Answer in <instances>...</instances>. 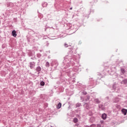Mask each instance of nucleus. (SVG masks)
<instances>
[{
    "instance_id": "obj_5",
    "label": "nucleus",
    "mask_w": 127,
    "mask_h": 127,
    "mask_svg": "<svg viewBox=\"0 0 127 127\" xmlns=\"http://www.w3.org/2000/svg\"><path fill=\"white\" fill-rule=\"evenodd\" d=\"M61 107H62V104H61V103H59L58 105L57 106V108L59 109H60Z\"/></svg>"
},
{
    "instance_id": "obj_1",
    "label": "nucleus",
    "mask_w": 127,
    "mask_h": 127,
    "mask_svg": "<svg viewBox=\"0 0 127 127\" xmlns=\"http://www.w3.org/2000/svg\"><path fill=\"white\" fill-rule=\"evenodd\" d=\"M11 34L13 37H16V31L15 30H13L12 31Z\"/></svg>"
},
{
    "instance_id": "obj_15",
    "label": "nucleus",
    "mask_w": 127,
    "mask_h": 127,
    "mask_svg": "<svg viewBox=\"0 0 127 127\" xmlns=\"http://www.w3.org/2000/svg\"><path fill=\"white\" fill-rule=\"evenodd\" d=\"M97 127H101V125H97Z\"/></svg>"
},
{
    "instance_id": "obj_10",
    "label": "nucleus",
    "mask_w": 127,
    "mask_h": 127,
    "mask_svg": "<svg viewBox=\"0 0 127 127\" xmlns=\"http://www.w3.org/2000/svg\"><path fill=\"white\" fill-rule=\"evenodd\" d=\"M40 85L41 86H44V85H45V83L44 82V81H41L40 83Z\"/></svg>"
},
{
    "instance_id": "obj_9",
    "label": "nucleus",
    "mask_w": 127,
    "mask_h": 127,
    "mask_svg": "<svg viewBox=\"0 0 127 127\" xmlns=\"http://www.w3.org/2000/svg\"><path fill=\"white\" fill-rule=\"evenodd\" d=\"M121 71L122 73H123V74H125V73H126V71L125 70V69H124V68H122L121 69Z\"/></svg>"
},
{
    "instance_id": "obj_13",
    "label": "nucleus",
    "mask_w": 127,
    "mask_h": 127,
    "mask_svg": "<svg viewBox=\"0 0 127 127\" xmlns=\"http://www.w3.org/2000/svg\"><path fill=\"white\" fill-rule=\"evenodd\" d=\"M90 127H96V126L94 125H92Z\"/></svg>"
},
{
    "instance_id": "obj_3",
    "label": "nucleus",
    "mask_w": 127,
    "mask_h": 127,
    "mask_svg": "<svg viewBox=\"0 0 127 127\" xmlns=\"http://www.w3.org/2000/svg\"><path fill=\"white\" fill-rule=\"evenodd\" d=\"M122 112L124 114L125 116H126L127 115V110L126 109H123L122 110Z\"/></svg>"
},
{
    "instance_id": "obj_7",
    "label": "nucleus",
    "mask_w": 127,
    "mask_h": 127,
    "mask_svg": "<svg viewBox=\"0 0 127 127\" xmlns=\"http://www.w3.org/2000/svg\"><path fill=\"white\" fill-rule=\"evenodd\" d=\"M73 122H74L75 124L78 123V119H77V118H74V119H73Z\"/></svg>"
},
{
    "instance_id": "obj_2",
    "label": "nucleus",
    "mask_w": 127,
    "mask_h": 127,
    "mask_svg": "<svg viewBox=\"0 0 127 127\" xmlns=\"http://www.w3.org/2000/svg\"><path fill=\"white\" fill-rule=\"evenodd\" d=\"M35 66V64H34V63H30V67L31 68V69L34 68Z\"/></svg>"
},
{
    "instance_id": "obj_11",
    "label": "nucleus",
    "mask_w": 127,
    "mask_h": 127,
    "mask_svg": "<svg viewBox=\"0 0 127 127\" xmlns=\"http://www.w3.org/2000/svg\"><path fill=\"white\" fill-rule=\"evenodd\" d=\"M123 83H124V84H127V79H125L123 81Z\"/></svg>"
},
{
    "instance_id": "obj_16",
    "label": "nucleus",
    "mask_w": 127,
    "mask_h": 127,
    "mask_svg": "<svg viewBox=\"0 0 127 127\" xmlns=\"http://www.w3.org/2000/svg\"><path fill=\"white\" fill-rule=\"evenodd\" d=\"M70 10L72 9V7H71V8H70Z\"/></svg>"
},
{
    "instance_id": "obj_12",
    "label": "nucleus",
    "mask_w": 127,
    "mask_h": 127,
    "mask_svg": "<svg viewBox=\"0 0 127 127\" xmlns=\"http://www.w3.org/2000/svg\"><path fill=\"white\" fill-rule=\"evenodd\" d=\"M65 47H68V45L67 44H64Z\"/></svg>"
},
{
    "instance_id": "obj_14",
    "label": "nucleus",
    "mask_w": 127,
    "mask_h": 127,
    "mask_svg": "<svg viewBox=\"0 0 127 127\" xmlns=\"http://www.w3.org/2000/svg\"><path fill=\"white\" fill-rule=\"evenodd\" d=\"M96 102H97V103H100V101H99V100H96Z\"/></svg>"
},
{
    "instance_id": "obj_4",
    "label": "nucleus",
    "mask_w": 127,
    "mask_h": 127,
    "mask_svg": "<svg viewBox=\"0 0 127 127\" xmlns=\"http://www.w3.org/2000/svg\"><path fill=\"white\" fill-rule=\"evenodd\" d=\"M102 118L103 120H106V119H107V114H102Z\"/></svg>"
},
{
    "instance_id": "obj_8",
    "label": "nucleus",
    "mask_w": 127,
    "mask_h": 127,
    "mask_svg": "<svg viewBox=\"0 0 127 127\" xmlns=\"http://www.w3.org/2000/svg\"><path fill=\"white\" fill-rule=\"evenodd\" d=\"M49 66H50V64H49V63L47 62L46 63V67H49Z\"/></svg>"
},
{
    "instance_id": "obj_6",
    "label": "nucleus",
    "mask_w": 127,
    "mask_h": 127,
    "mask_svg": "<svg viewBox=\"0 0 127 127\" xmlns=\"http://www.w3.org/2000/svg\"><path fill=\"white\" fill-rule=\"evenodd\" d=\"M36 71H37L38 72H40V71H41V67L40 66L37 67Z\"/></svg>"
}]
</instances>
